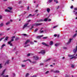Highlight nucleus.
Masks as SVG:
<instances>
[{"mask_svg":"<svg viewBox=\"0 0 77 77\" xmlns=\"http://www.w3.org/2000/svg\"><path fill=\"white\" fill-rule=\"evenodd\" d=\"M38 54H45V51L44 50H42L40 52H38Z\"/></svg>","mask_w":77,"mask_h":77,"instance_id":"obj_1","label":"nucleus"},{"mask_svg":"<svg viewBox=\"0 0 77 77\" xmlns=\"http://www.w3.org/2000/svg\"><path fill=\"white\" fill-rule=\"evenodd\" d=\"M5 69H4V71H3L2 72V74H1V75H2L3 77H9V76L8 75L5 76V75H4V74H5Z\"/></svg>","mask_w":77,"mask_h":77,"instance_id":"obj_2","label":"nucleus"},{"mask_svg":"<svg viewBox=\"0 0 77 77\" xmlns=\"http://www.w3.org/2000/svg\"><path fill=\"white\" fill-rule=\"evenodd\" d=\"M41 24H42V23H35L34 24H33V26H39L40 25H41Z\"/></svg>","mask_w":77,"mask_h":77,"instance_id":"obj_3","label":"nucleus"},{"mask_svg":"<svg viewBox=\"0 0 77 77\" xmlns=\"http://www.w3.org/2000/svg\"><path fill=\"white\" fill-rule=\"evenodd\" d=\"M77 51V46H76L75 48L74 49L73 51L74 53H75Z\"/></svg>","mask_w":77,"mask_h":77,"instance_id":"obj_4","label":"nucleus"},{"mask_svg":"<svg viewBox=\"0 0 77 77\" xmlns=\"http://www.w3.org/2000/svg\"><path fill=\"white\" fill-rule=\"evenodd\" d=\"M28 24H29V23H25L23 27V29H25V28H26V27H27V25H28Z\"/></svg>","mask_w":77,"mask_h":77,"instance_id":"obj_5","label":"nucleus"},{"mask_svg":"<svg viewBox=\"0 0 77 77\" xmlns=\"http://www.w3.org/2000/svg\"><path fill=\"white\" fill-rule=\"evenodd\" d=\"M42 44L43 45H45V46H46L47 47H48L49 46L48 45L46 44V43L44 42H42Z\"/></svg>","mask_w":77,"mask_h":77,"instance_id":"obj_6","label":"nucleus"},{"mask_svg":"<svg viewBox=\"0 0 77 77\" xmlns=\"http://www.w3.org/2000/svg\"><path fill=\"white\" fill-rule=\"evenodd\" d=\"M10 61V60H7L5 63V65H6V64H9V61Z\"/></svg>","mask_w":77,"mask_h":77,"instance_id":"obj_7","label":"nucleus"},{"mask_svg":"<svg viewBox=\"0 0 77 77\" xmlns=\"http://www.w3.org/2000/svg\"><path fill=\"white\" fill-rule=\"evenodd\" d=\"M5 12H10L11 13H12V11H11L10 10H9L7 9H6L5 10Z\"/></svg>","mask_w":77,"mask_h":77,"instance_id":"obj_8","label":"nucleus"},{"mask_svg":"<svg viewBox=\"0 0 77 77\" xmlns=\"http://www.w3.org/2000/svg\"><path fill=\"white\" fill-rule=\"evenodd\" d=\"M50 17V15H49V16L47 17V18L45 19L44 21H47L48 20V18H49Z\"/></svg>","mask_w":77,"mask_h":77,"instance_id":"obj_9","label":"nucleus"},{"mask_svg":"<svg viewBox=\"0 0 77 77\" xmlns=\"http://www.w3.org/2000/svg\"><path fill=\"white\" fill-rule=\"evenodd\" d=\"M72 39L70 38L69 39V41L68 43H67V44H69L70 43H71V41H72Z\"/></svg>","mask_w":77,"mask_h":77,"instance_id":"obj_10","label":"nucleus"},{"mask_svg":"<svg viewBox=\"0 0 77 77\" xmlns=\"http://www.w3.org/2000/svg\"><path fill=\"white\" fill-rule=\"evenodd\" d=\"M46 11L48 13H49L50 11V9L49 8H47Z\"/></svg>","mask_w":77,"mask_h":77,"instance_id":"obj_11","label":"nucleus"},{"mask_svg":"<svg viewBox=\"0 0 77 77\" xmlns=\"http://www.w3.org/2000/svg\"><path fill=\"white\" fill-rule=\"evenodd\" d=\"M74 56V54H72V55H69L68 56L69 57H72V58H73V57Z\"/></svg>","mask_w":77,"mask_h":77,"instance_id":"obj_12","label":"nucleus"},{"mask_svg":"<svg viewBox=\"0 0 77 77\" xmlns=\"http://www.w3.org/2000/svg\"><path fill=\"white\" fill-rule=\"evenodd\" d=\"M30 42V40L28 39L26 40V42H25V44H27L28 43H29Z\"/></svg>","mask_w":77,"mask_h":77,"instance_id":"obj_13","label":"nucleus"},{"mask_svg":"<svg viewBox=\"0 0 77 77\" xmlns=\"http://www.w3.org/2000/svg\"><path fill=\"white\" fill-rule=\"evenodd\" d=\"M53 44V42L52 41H51L49 43V45H52Z\"/></svg>","mask_w":77,"mask_h":77,"instance_id":"obj_14","label":"nucleus"},{"mask_svg":"<svg viewBox=\"0 0 77 77\" xmlns=\"http://www.w3.org/2000/svg\"><path fill=\"white\" fill-rule=\"evenodd\" d=\"M8 38H9V37H8V36L6 37V38H5V40H4V41L5 42V41H7V40H8Z\"/></svg>","mask_w":77,"mask_h":77,"instance_id":"obj_15","label":"nucleus"},{"mask_svg":"<svg viewBox=\"0 0 77 77\" xmlns=\"http://www.w3.org/2000/svg\"><path fill=\"white\" fill-rule=\"evenodd\" d=\"M55 73H59L60 72L58 70H55V72H54Z\"/></svg>","mask_w":77,"mask_h":77,"instance_id":"obj_16","label":"nucleus"},{"mask_svg":"<svg viewBox=\"0 0 77 77\" xmlns=\"http://www.w3.org/2000/svg\"><path fill=\"white\" fill-rule=\"evenodd\" d=\"M42 36H43V35H39L38 36H37V38H40L42 37Z\"/></svg>","mask_w":77,"mask_h":77,"instance_id":"obj_17","label":"nucleus"},{"mask_svg":"<svg viewBox=\"0 0 77 77\" xmlns=\"http://www.w3.org/2000/svg\"><path fill=\"white\" fill-rule=\"evenodd\" d=\"M27 60H29V62H32V61H31V60H30L29 59H27V60H24L23 61V62H26V61H27Z\"/></svg>","mask_w":77,"mask_h":77,"instance_id":"obj_18","label":"nucleus"},{"mask_svg":"<svg viewBox=\"0 0 77 77\" xmlns=\"http://www.w3.org/2000/svg\"><path fill=\"white\" fill-rule=\"evenodd\" d=\"M8 9H9V10H10V11H11V10H12V7H8Z\"/></svg>","mask_w":77,"mask_h":77,"instance_id":"obj_19","label":"nucleus"},{"mask_svg":"<svg viewBox=\"0 0 77 77\" xmlns=\"http://www.w3.org/2000/svg\"><path fill=\"white\" fill-rule=\"evenodd\" d=\"M59 44L56 43L55 44V47H57V46H59Z\"/></svg>","mask_w":77,"mask_h":77,"instance_id":"obj_20","label":"nucleus"},{"mask_svg":"<svg viewBox=\"0 0 77 77\" xmlns=\"http://www.w3.org/2000/svg\"><path fill=\"white\" fill-rule=\"evenodd\" d=\"M34 16H35V14H33L32 15V14H29L28 17H34Z\"/></svg>","mask_w":77,"mask_h":77,"instance_id":"obj_21","label":"nucleus"},{"mask_svg":"<svg viewBox=\"0 0 77 77\" xmlns=\"http://www.w3.org/2000/svg\"><path fill=\"white\" fill-rule=\"evenodd\" d=\"M50 59H51L50 58L48 59L47 60H44V62H48V61L49 60H50Z\"/></svg>","mask_w":77,"mask_h":77,"instance_id":"obj_22","label":"nucleus"},{"mask_svg":"<svg viewBox=\"0 0 77 77\" xmlns=\"http://www.w3.org/2000/svg\"><path fill=\"white\" fill-rule=\"evenodd\" d=\"M38 28H36L35 29V30H34V32H36L38 31Z\"/></svg>","mask_w":77,"mask_h":77,"instance_id":"obj_23","label":"nucleus"},{"mask_svg":"<svg viewBox=\"0 0 77 77\" xmlns=\"http://www.w3.org/2000/svg\"><path fill=\"white\" fill-rule=\"evenodd\" d=\"M77 33H75V34H74L73 36V37H75L77 36Z\"/></svg>","mask_w":77,"mask_h":77,"instance_id":"obj_24","label":"nucleus"},{"mask_svg":"<svg viewBox=\"0 0 77 77\" xmlns=\"http://www.w3.org/2000/svg\"><path fill=\"white\" fill-rule=\"evenodd\" d=\"M4 24L3 23H1V24H0V27H2V26H3Z\"/></svg>","mask_w":77,"mask_h":77,"instance_id":"obj_25","label":"nucleus"},{"mask_svg":"<svg viewBox=\"0 0 77 77\" xmlns=\"http://www.w3.org/2000/svg\"><path fill=\"white\" fill-rule=\"evenodd\" d=\"M42 29H43V28H42L41 29V30H40V33H43V32H44V31L42 30L41 31Z\"/></svg>","mask_w":77,"mask_h":77,"instance_id":"obj_26","label":"nucleus"},{"mask_svg":"<svg viewBox=\"0 0 77 77\" xmlns=\"http://www.w3.org/2000/svg\"><path fill=\"white\" fill-rule=\"evenodd\" d=\"M31 54H32L29 53L27 54V56H30Z\"/></svg>","mask_w":77,"mask_h":77,"instance_id":"obj_27","label":"nucleus"},{"mask_svg":"<svg viewBox=\"0 0 77 77\" xmlns=\"http://www.w3.org/2000/svg\"><path fill=\"white\" fill-rule=\"evenodd\" d=\"M5 38V37H2V38H1L0 39V42L3 39H4Z\"/></svg>","mask_w":77,"mask_h":77,"instance_id":"obj_28","label":"nucleus"},{"mask_svg":"<svg viewBox=\"0 0 77 77\" xmlns=\"http://www.w3.org/2000/svg\"><path fill=\"white\" fill-rule=\"evenodd\" d=\"M5 45H6L5 44H3L2 46L1 47L2 48H3V47H5Z\"/></svg>","mask_w":77,"mask_h":77,"instance_id":"obj_29","label":"nucleus"},{"mask_svg":"<svg viewBox=\"0 0 77 77\" xmlns=\"http://www.w3.org/2000/svg\"><path fill=\"white\" fill-rule=\"evenodd\" d=\"M10 24V22H8L7 23H6V25H9V24Z\"/></svg>","mask_w":77,"mask_h":77,"instance_id":"obj_30","label":"nucleus"},{"mask_svg":"<svg viewBox=\"0 0 77 77\" xmlns=\"http://www.w3.org/2000/svg\"><path fill=\"white\" fill-rule=\"evenodd\" d=\"M34 58H38V57L37 56H33Z\"/></svg>","mask_w":77,"mask_h":77,"instance_id":"obj_31","label":"nucleus"},{"mask_svg":"<svg viewBox=\"0 0 77 77\" xmlns=\"http://www.w3.org/2000/svg\"><path fill=\"white\" fill-rule=\"evenodd\" d=\"M58 26H57V25L54 26L53 27V29H55V28H56V27H57Z\"/></svg>","mask_w":77,"mask_h":77,"instance_id":"obj_32","label":"nucleus"},{"mask_svg":"<svg viewBox=\"0 0 77 77\" xmlns=\"http://www.w3.org/2000/svg\"><path fill=\"white\" fill-rule=\"evenodd\" d=\"M29 75V73H27L26 75V77H27Z\"/></svg>","mask_w":77,"mask_h":77,"instance_id":"obj_33","label":"nucleus"},{"mask_svg":"<svg viewBox=\"0 0 77 77\" xmlns=\"http://www.w3.org/2000/svg\"><path fill=\"white\" fill-rule=\"evenodd\" d=\"M2 64L1 63L0 64V68L1 69L2 67L3 66H2Z\"/></svg>","mask_w":77,"mask_h":77,"instance_id":"obj_34","label":"nucleus"},{"mask_svg":"<svg viewBox=\"0 0 77 77\" xmlns=\"http://www.w3.org/2000/svg\"><path fill=\"white\" fill-rule=\"evenodd\" d=\"M54 2H56V3H58V1H57V0H54Z\"/></svg>","mask_w":77,"mask_h":77,"instance_id":"obj_35","label":"nucleus"},{"mask_svg":"<svg viewBox=\"0 0 77 77\" xmlns=\"http://www.w3.org/2000/svg\"><path fill=\"white\" fill-rule=\"evenodd\" d=\"M38 59L39 58H35L34 59V60H38Z\"/></svg>","mask_w":77,"mask_h":77,"instance_id":"obj_36","label":"nucleus"},{"mask_svg":"<svg viewBox=\"0 0 77 77\" xmlns=\"http://www.w3.org/2000/svg\"><path fill=\"white\" fill-rule=\"evenodd\" d=\"M65 77H70L69 75H66Z\"/></svg>","mask_w":77,"mask_h":77,"instance_id":"obj_37","label":"nucleus"},{"mask_svg":"<svg viewBox=\"0 0 77 77\" xmlns=\"http://www.w3.org/2000/svg\"><path fill=\"white\" fill-rule=\"evenodd\" d=\"M71 67H72V68H74V65H73V64H72L71 66Z\"/></svg>","mask_w":77,"mask_h":77,"instance_id":"obj_38","label":"nucleus"},{"mask_svg":"<svg viewBox=\"0 0 77 77\" xmlns=\"http://www.w3.org/2000/svg\"><path fill=\"white\" fill-rule=\"evenodd\" d=\"M19 39V38L17 37L16 38L15 40V41H17V40H18V39Z\"/></svg>","mask_w":77,"mask_h":77,"instance_id":"obj_39","label":"nucleus"},{"mask_svg":"<svg viewBox=\"0 0 77 77\" xmlns=\"http://www.w3.org/2000/svg\"><path fill=\"white\" fill-rule=\"evenodd\" d=\"M52 1L53 0H49V1H48V2H49V3H51Z\"/></svg>","mask_w":77,"mask_h":77,"instance_id":"obj_40","label":"nucleus"},{"mask_svg":"<svg viewBox=\"0 0 77 77\" xmlns=\"http://www.w3.org/2000/svg\"><path fill=\"white\" fill-rule=\"evenodd\" d=\"M2 16L1 15H0V19L1 20V19H2Z\"/></svg>","mask_w":77,"mask_h":77,"instance_id":"obj_41","label":"nucleus"},{"mask_svg":"<svg viewBox=\"0 0 77 77\" xmlns=\"http://www.w3.org/2000/svg\"><path fill=\"white\" fill-rule=\"evenodd\" d=\"M36 63V61H33L32 62V63L34 64V63Z\"/></svg>","mask_w":77,"mask_h":77,"instance_id":"obj_42","label":"nucleus"},{"mask_svg":"<svg viewBox=\"0 0 77 77\" xmlns=\"http://www.w3.org/2000/svg\"><path fill=\"white\" fill-rule=\"evenodd\" d=\"M49 72V71H47L45 73V74H48Z\"/></svg>","mask_w":77,"mask_h":77,"instance_id":"obj_43","label":"nucleus"},{"mask_svg":"<svg viewBox=\"0 0 77 77\" xmlns=\"http://www.w3.org/2000/svg\"><path fill=\"white\" fill-rule=\"evenodd\" d=\"M59 8V6H58L57 7H56V9H58Z\"/></svg>","mask_w":77,"mask_h":77,"instance_id":"obj_44","label":"nucleus"},{"mask_svg":"<svg viewBox=\"0 0 77 77\" xmlns=\"http://www.w3.org/2000/svg\"><path fill=\"white\" fill-rule=\"evenodd\" d=\"M22 35H23V36H25L27 35L26 34H23Z\"/></svg>","mask_w":77,"mask_h":77,"instance_id":"obj_45","label":"nucleus"},{"mask_svg":"<svg viewBox=\"0 0 77 77\" xmlns=\"http://www.w3.org/2000/svg\"><path fill=\"white\" fill-rule=\"evenodd\" d=\"M39 22H40V20H37V23H39Z\"/></svg>","mask_w":77,"mask_h":77,"instance_id":"obj_46","label":"nucleus"},{"mask_svg":"<svg viewBox=\"0 0 77 77\" xmlns=\"http://www.w3.org/2000/svg\"><path fill=\"white\" fill-rule=\"evenodd\" d=\"M63 49H64L65 50H66L67 49V48L66 47H64L63 48Z\"/></svg>","mask_w":77,"mask_h":77,"instance_id":"obj_47","label":"nucleus"},{"mask_svg":"<svg viewBox=\"0 0 77 77\" xmlns=\"http://www.w3.org/2000/svg\"><path fill=\"white\" fill-rule=\"evenodd\" d=\"M11 43V41H10L8 42V44H10Z\"/></svg>","mask_w":77,"mask_h":77,"instance_id":"obj_48","label":"nucleus"},{"mask_svg":"<svg viewBox=\"0 0 77 77\" xmlns=\"http://www.w3.org/2000/svg\"><path fill=\"white\" fill-rule=\"evenodd\" d=\"M54 37H56V36H57V34H54Z\"/></svg>","mask_w":77,"mask_h":77,"instance_id":"obj_49","label":"nucleus"},{"mask_svg":"<svg viewBox=\"0 0 77 77\" xmlns=\"http://www.w3.org/2000/svg\"><path fill=\"white\" fill-rule=\"evenodd\" d=\"M35 26V25H33V24H32V29H33V27Z\"/></svg>","mask_w":77,"mask_h":77,"instance_id":"obj_50","label":"nucleus"},{"mask_svg":"<svg viewBox=\"0 0 77 77\" xmlns=\"http://www.w3.org/2000/svg\"><path fill=\"white\" fill-rule=\"evenodd\" d=\"M44 21V20H42V19H41L40 20V22H41L42 21Z\"/></svg>","mask_w":77,"mask_h":77,"instance_id":"obj_51","label":"nucleus"},{"mask_svg":"<svg viewBox=\"0 0 77 77\" xmlns=\"http://www.w3.org/2000/svg\"><path fill=\"white\" fill-rule=\"evenodd\" d=\"M44 65V63H41L40 64V65Z\"/></svg>","mask_w":77,"mask_h":77,"instance_id":"obj_52","label":"nucleus"},{"mask_svg":"<svg viewBox=\"0 0 77 77\" xmlns=\"http://www.w3.org/2000/svg\"><path fill=\"white\" fill-rule=\"evenodd\" d=\"M15 38V36H13L11 37V38H12V39H14V38Z\"/></svg>","mask_w":77,"mask_h":77,"instance_id":"obj_53","label":"nucleus"},{"mask_svg":"<svg viewBox=\"0 0 77 77\" xmlns=\"http://www.w3.org/2000/svg\"><path fill=\"white\" fill-rule=\"evenodd\" d=\"M55 72V71H54L53 70H52L51 71V72Z\"/></svg>","mask_w":77,"mask_h":77,"instance_id":"obj_54","label":"nucleus"},{"mask_svg":"<svg viewBox=\"0 0 77 77\" xmlns=\"http://www.w3.org/2000/svg\"><path fill=\"white\" fill-rule=\"evenodd\" d=\"M51 21V20L49 19L48 20V21Z\"/></svg>","mask_w":77,"mask_h":77,"instance_id":"obj_55","label":"nucleus"},{"mask_svg":"<svg viewBox=\"0 0 77 77\" xmlns=\"http://www.w3.org/2000/svg\"><path fill=\"white\" fill-rule=\"evenodd\" d=\"M38 10H36L35 12L37 13L38 12Z\"/></svg>","mask_w":77,"mask_h":77,"instance_id":"obj_56","label":"nucleus"},{"mask_svg":"<svg viewBox=\"0 0 77 77\" xmlns=\"http://www.w3.org/2000/svg\"><path fill=\"white\" fill-rule=\"evenodd\" d=\"M30 21H31V20H28L27 21V23H29V22H30Z\"/></svg>","mask_w":77,"mask_h":77,"instance_id":"obj_57","label":"nucleus"},{"mask_svg":"<svg viewBox=\"0 0 77 77\" xmlns=\"http://www.w3.org/2000/svg\"><path fill=\"white\" fill-rule=\"evenodd\" d=\"M3 35L2 33H0V36H2Z\"/></svg>","mask_w":77,"mask_h":77,"instance_id":"obj_58","label":"nucleus"},{"mask_svg":"<svg viewBox=\"0 0 77 77\" xmlns=\"http://www.w3.org/2000/svg\"><path fill=\"white\" fill-rule=\"evenodd\" d=\"M71 9H72L73 8V6L72 5L70 8Z\"/></svg>","mask_w":77,"mask_h":77,"instance_id":"obj_59","label":"nucleus"},{"mask_svg":"<svg viewBox=\"0 0 77 77\" xmlns=\"http://www.w3.org/2000/svg\"><path fill=\"white\" fill-rule=\"evenodd\" d=\"M22 67H24V66H25L24 65H22Z\"/></svg>","mask_w":77,"mask_h":77,"instance_id":"obj_60","label":"nucleus"},{"mask_svg":"<svg viewBox=\"0 0 77 77\" xmlns=\"http://www.w3.org/2000/svg\"><path fill=\"white\" fill-rule=\"evenodd\" d=\"M21 3H22L21 1H20L19 2V4H20Z\"/></svg>","mask_w":77,"mask_h":77,"instance_id":"obj_61","label":"nucleus"},{"mask_svg":"<svg viewBox=\"0 0 77 77\" xmlns=\"http://www.w3.org/2000/svg\"><path fill=\"white\" fill-rule=\"evenodd\" d=\"M11 41H14V39L12 38L11 40Z\"/></svg>","mask_w":77,"mask_h":77,"instance_id":"obj_62","label":"nucleus"},{"mask_svg":"<svg viewBox=\"0 0 77 77\" xmlns=\"http://www.w3.org/2000/svg\"><path fill=\"white\" fill-rule=\"evenodd\" d=\"M31 44H34V43L33 42H31Z\"/></svg>","mask_w":77,"mask_h":77,"instance_id":"obj_63","label":"nucleus"},{"mask_svg":"<svg viewBox=\"0 0 77 77\" xmlns=\"http://www.w3.org/2000/svg\"><path fill=\"white\" fill-rule=\"evenodd\" d=\"M33 77H36V75H34L33 76Z\"/></svg>","mask_w":77,"mask_h":77,"instance_id":"obj_64","label":"nucleus"}]
</instances>
